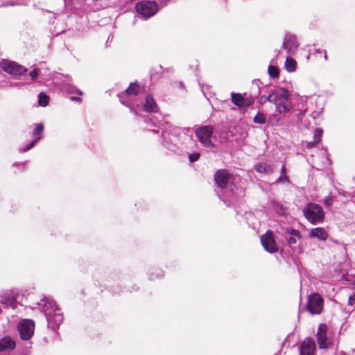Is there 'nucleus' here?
I'll list each match as a JSON object with an SVG mask.
<instances>
[{"instance_id":"obj_1","label":"nucleus","mask_w":355,"mask_h":355,"mask_svg":"<svg viewBox=\"0 0 355 355\" xmlns=\"http://www.w3.org/2000/svg\"><path fill=\"white\" fill-rule=\"evenodd\" d=\"M37 305V308L44 313L49 327L55 329L62 324L64 317L53 300L43 297Z\"/></svg>"},{"instance_id":"obj_2","label":"nucleus","mask_w":355,"mask_h":355,"mask_svg":"<svg viewBox=\"0 0 355 355\" xmlns=\"http://www.w3.org/2000/svg\"><path fill=\"white\" fill-rule=\"evenodd\" d=\"M288 97V91L284 87H280L270 91L267 100L275 105L277 112L284 114L289 112L292 107Z\"/></svg>"},{"instance_id":"obj_3","label":"nucleus","mask_w":355,"mask_h":355,"mask_svg":"<svg viewBox=\"0 0 355 355\" xmlns=\"http://www.w3.org/2000/svg\"><path fill=\"white\" fill-rule=\"evenodd\" d=\"M304 216L312 224L322 222L324 213L322 207L315 203H309L303 210Z\"/></svg>"},{"instance_id":"obj_4","label":"nucleus","mask_w":355,"mask_h":355,"mask_svg":"<svg viewBox=\"0 0 355 355\" xmlns=\"http://www.w3.org/2000/svg\"><path fill=\"white\" fill-rule=\"evenodd\" d=\"M214 128L210 125H202L195 130L198 141L205 148H212L214 143L212 141Z\"/></svg>"},{"instance_id":"obj_5","label":"nucleus","mask_w":355,"mask_h":355,"mask_svg":"<svg viewBox=\"0 0 355 355\" xmlns=\"http://www.w3.org/2000/svg\"><path fill=\"white\" fill-rule=\"evenodd\" d=\"M0 67L5 72L15 77L21 76L27 71V69L24 66L16 62L6 59L1 61Z\"/></svg>"},{"instance_id":"obj_6","label":"nucleus","mask_w":355,"mask_h":355,"mask_svg":"<svg viewBox=\"0 0 355 355\" xmlns=\"http://www.w3.org/2000/svg\"><path fill=\"white\" fill-rule=\"evenodd\" d=\"M136 10L138 14L147 19L158 11V5L153 1H143L137 3Z\"/></svg>"},{"instance_id":"obj_7","label":"nucleus","mask_w":355,"mask_h":355,"mask_svg":"<svg viewBox=\"0 0 355 355\" xmlns=\"http://www.w3.org/2000/svg\"><path fill=\"white\" fill-rule=\"evenodd\" d=\"M323 299L316 293L308 297L307 309L311 314H320L323 309Z\"/></svg>"},{"instance_id":"obj_8","label":"nucleus","mask_w":355,"mask_h":355,"mask_svg":"<svg viewBox=\"0 0 355 355\" xmlns=\"http://www.w3.org/2000/svg\"><path fill=\"white\" fill-rule=\"evenodd\" d=\"M35 323L32 320H22L18 327L20 337L24 340H29L33 335Z\"/></svg>"},{"instance_id":"obj_9","label":"nucleus","mask_w":355,"mask_h":355,"mask_svg":"<svg viewBox=\"0 0 355 355\" xmlns=\"http://www.w3.org/2000/svg\"><path fill=\"white\" fill-rule=\"evenodd\" d=\"M261 243L265 250L270 253L278 251V247L272 231L268 230L261 236Z\"/></svg>"},{"instance_id":"obj_10","label":"nucleus","mask_w":355,"mask_h":355,"mask_svg":"<svg viewBox=\"0 0 355 355\" xmlns=\"http://www.w3.org/2000/svg\"><path fill=\"white\" fill-rule=\"evenodd\" d=\"M327 330L328 327L325 324H321L318 327L316 338L320 349H327L332 345L327 337Z\"/></svg>"},{"instance_id":"obj_11","label":"nucleus","mask_w":355,"mask_h":355,"mask_svg":"<svg viewBox=\"0 0 355 355\" xmlns=\"http://www.w3.org/2000/svg\"><path fill=\"white\" fill-rule=\"evenodd\" d=\"M315 343L311 338H306L300 347V355H315Z\"/></svg>"},{"instance_id":"obj_12","label":"nucleus","mask_w":355,"mask_h":355,"mask_svg":"<svg viewBox=\"0 0 355 355\" xmlns=\"http://www.w3.org/2000/svg\"><path fill=\"white\" fill-rule=\"evenodd\" d=\"M139 90L140 87L139 85L132 83L124 92H121L118 94V97L122 104L129 107L128 101L124 98L125 96H137L139 94Z\"/></svg>"},{"instance_id":"obj_13","label":"nucleus","mask_w":355,"mask_h":355,"mask_svg":"<svg viewBox=\"0 0 355 355\" xmlns=\"http://www.w3.org/2000/svg\"><path fill=\"white\" fill-rule=\"evenodd\" d=\"M231 179V175L226 170H219L216 173L215 181L220 188H225Z\"/></svg>"},{"instance_id":"obj_14","label":"nucleus","mask_w":355,"mask_h":355,"mask_svg":"<svg viewBox=\"0 0 355 355\" xmlns=\"http://www.w3.org/2000/svg\"><path fill=\"white\" fill-rule=\"evenodd\" d=\"M296 39L293 36H286L283 43V48L287 50L288 53L293 54L297 48Z\"/></svg>"},{"instance_id":"obj_15","label":"nucleus","mask_w":355,"mask_h":355,"mask_svg":"<svg viewBox=\"0 0 355 355\" xmlns=\"http://www.w3.org/2000/svg\"><path fill=\"white\" fill-rule=\"evenodd\" d=\"M285 237L289 244H295L297 240L301 238L300 232L292 228H287Z\"/></svg>"},{"instance_id":"obj_16","label":"nucleus","mask_w":355,"mask_h":355,"mask_svg":"<svg viewBox=\"0 0 355 355\" xmlns=\"http://www.w3.org/2000/svg\"><path fill=\"white\" fill-rule=\"evenodd\" d=\"M61 89L63 92H65L68 94H77L78 95H83V92L76 88V86L71 85L68 82V80H65L63 81L61 85Z\"/></svg>"},{"instance_id":"obj_17","label":"nucleus","mask_w":355,"mask_h":355,"mask_svg":"<svg viewBox=\"0 0 355 355\" xmlns=\"http://www.w3.org/2000/svg\"><path fill=\"white\" fill-rule=\"evenodd\" d=\"M309 237H316L319 240L325 241L328 237V233L324 228L318 227L311 230Z\"/></svg>"},{"instance_id":"obj_18","label":"nucleus","mask_w":355,"mask_h":355,"mask_svg":"<svg viewBox=\"0 0 355 355\" xmlns=\"http://www.w3.org/2000/svg\"><path fill=\"white\" fill-rule=\"evenodd\" d=\"M255 170L259 173L272 174L274 171L272 165L266 162H260L255 166Z\"/></svg>"},{"instance_id":"obj_19","label":"nucleus","mask_w":355,"mask_h":355,"mask_svg":"<svg viewBox=\"0 0 355 355\" xmlns=\"http://www.w3.org/2000/svg\"><path fill=\"white\" fill-rule=\"evenodd\" d=\"M15 347V341L9 337H6L0 340V352L7 349H13Z\"/></svg>"},{"instance_id":"obj_20","label":"nucleus","mask_w":355,"mask_h":355,"mask_svg":"<svg viewBox=\"0 0 355 355\" xmlns=\"http://www.w3.org/2000/svg\"><path fill=\"white\" fill-rule=\"evenodd\" d=\"M144 107V110L147 112H155L157 110V105L153 98L150 96H148L146 97Z\"/></svg>"},{"instance_id":"obj_21","label":"nucleus","mask_w":355,"mask_h":355,"mask_svg":"<svg viewBox=\"0 0 355 355\" xmlns=\"http://www.w3.org/2000/svg\"><path fill=\"white\" fill-rule=\"evenodd\" d=\"M297 62L291 57H287L285 62V68L288 72H293L296 70Z\"/></svg>"},{"instance_id":"obj_22","label":"nucleus","mask_w":355,"mask_h":355,"mask_svg":"<svg viewBox=\"0 0 355 355\" xmlns=\"http://www.w3.org/2000/svg\"><path fill=\"white\" fill-rule=\"evenodd\" d=\"M13 297L10 294H4L0 295V303L4 305L6 307H8L13 304Z\"/></svg>"},{"instance_id":"obj_23","label":"nucleus","mask_w":355,"mask_h":355,"mask_svg":"<svg viewBox=\"0 0 355 355\" xmlns=\"http://www.w3.org/2000/svg\"><path fill=\"white\" fill-rule=\"evenodd\" d=\"M232 101L234 104L239 107H242L245 105V99L239 94H232Z\"/></svg>"},{"instance_id":"obj_24","label":"nucleus","mask_w":355,"mask_h":355,"mask_svg":"<svg viewBox=\"0 0 355 355\" xmlns=\"http://www.w3.org/2000/svg\"><path fill=\"white\" fill-rule=\"evenodd\" d=\"M231 192L232 196L235 198H241L244 196L245 191L241 187H237L236 185L231 186Z\"/></svg>"},{"instance_id":"obj_25","label":"nucleus","mask_w":355,"mask_h":355,"mask_svg":"<svg viewBox=\"0 0 355 355\" xmlns=\"http://www.w3.org/2000/svg\"><path fill=\"white\" fill-rule=\"evenodd\" d=\"M166 134L168 135L169 133H168L167 130H164L162 132V137H163V139H164V141H163L164 146L171 151L177 152L176 146L169 144L168 141L166 140Z\"/></svg>"},{"instance_id":"obj_26","label":"nucleus","mask_w":355,"mask_h":355,"mask_svg":"<svg viewBox=\"0 0 355 355\" xmlns=\"http://www.w3.org/2000/svg\"><path fill=\"white\" fill-rule=\"evenodd\" d=\"M49 97L44 92H40L38 95V104L42 107H45L48 105Z\"/></svg>"},{"instance_id":"obj_27","label":"nucleus","mask_w":355,"mask_h":355,"mask_svg":"<svg viewBox=\"0 0 355 355\" xmlns=\"http://www.w3.org/2000/svg\"><path fill=\"white\" fill-rule=\"evenodd\" d=\"M281 120L280 114L277 112L273 114H270L268 116V123L271 125H276Z\"/></svg>"},{"instance_id":"obj_28","label":"nucleus","mask_w":355,"mask_h":355,"mask_svg":"<svg viewBox=\"0 0 355 355\" xmlns=\"http://www.w3.org/2000/svg\"><path fill=\"white\" fill-rule=\"evenodd\" d=\"M268 74L271 78H275L279 76V70L277 67L270 65L268 68Z\"/></svg>"},{"instance_id":"obj_29","label":"nucleus","mask_w":355,"mask_h":355,"mask_svg":"<svg viewBox=\"0 0 355 355\" xmlns=\"http://www.w3.org/2000/svg\"><path fill=\"white\" fill-rule=\"evenodd\" d=\"M253 121L258 124H264L266 122V116L263 114L258 112L254 117Z\"/></svg>"},{"instance_id":"obj_30","label":"nucleus","mask_w":355,"mask_h":355,"mask_svg":"<svg viewBox=\"0 0 355 355\" xmlns=\"http://www.w3.org/2000/svg\"><path fill=\"white\" fill-rule=\"evenodd\" d=\"M322 133H323V131L321 128H316L314 131V134H313V139H314V141H315V143L318 144L321 141V138H322Z\"/></svg>"},{"instance_id":"obj_31","label":"nucleus","mask_w":355,"mask_h":355,"mask_svg":"<svg viewBox=\"0 0 355 355\" xmlns=\"http://www.w3.org/2000/svg\"><path fill=\"white\" fill-rule=\"evenodd\" d=\"M41 137H39L35 139H33V141H31V142L28 144V146L24 148H20L19 149V152L20 153H24V152H26L28 150H29L30 149H31L35 145V144L39 141L40 140Z\"/></svg>"},{"instance_id":"obj_32","label":"nucleus","mask_w":355,"mask_h":355,"mask_svg":"<svg viewBox=\"0 0 355 355\" xmlns=\"http://www.w3.org/2000/svg\"><path fill=\"white\" fill-rule=\"evenodd\" d=\"M44 130V125L41 123H37L35 125V127L33 132V135L36 136L37 135L41 134Z\"/></svg>"},{"instance_id":"obj_33","label":"nucleus","mask_w":355,"mask_h":355,"mask_svg":"<svg viewBox=\"0 0 355 355\" xmlns=\"http://www.w3.org/2000/svg\"><path fill=\"white\" fill-rule=\"evenodd\" d=\"M189 153V159L191 162H194L196 161H197L200 156V154L199 153H197V152H195L193 153Z\"/></svg>"},{"instance_id":"obj_34","label":"nucleus","mask_w":355,"mask_h":355,"mask_svg":"<svg viewBox=\"0 0 355 355\" xmlns=\"http://www.w3.org/2000/svg\"><path fill=\"white\" fill-rule=\"evenodd\" d=\"M40 69H34L33 70L31 71L29 73V76L33 80H35L39 75Z\"/></svg>"},{"instance_id":"obj_35","label":"nucleus","mask_w":355,"mask_h":355,"mask_svg":"<svg viewBox=\"0 0 355 355\" xmlns=\"http://www.w3.org/2000/svg\"><path fill=\"white\" fill-rule=\"evenodd\" d=\"M17 4L18 3L15 2L13 0H7V1L0 3V7L8 6H14L17 5Z\"/></svg>"},{"instance_id":"obj_36","label":"nucleus","mask_w":355,"mask_h":355,"mask_svg":"<svg viewBox=\"0 0 355 355\" xmlns=\"http://www.w3.org/2000/svg\"><path fill=\"white\" fill-rule=\"evenodd\" d=\"M197 144L196 141L191 138H188V144H187V148H192L193 146H196Z\"/></svg>"},{"instance_id":"obj_37","label":"nucleus","mask_w":355,"mask_h":355,"mask_svg":"<svg viewBox=\"0 0 355 355\" xmlns=\"http://www.w3.org/2000/svg\"><path fill=\"white\" fill-rule=\"evenodd\" d=\"M277 182H288V178L286 175H281V176L278 178Z\"/></svg>"},{"instance_id":"obj_38","label":"nucleus","mask_w":355,"mask_h":355,"mask_svg":"<svg viewBox=\"0 0 355 355\" xmlns=\"http://www.w3.org/2000/svg\"><path fill=\"white\" fill-rule=\"evenodd\" d=\"M317 144V143H315V141H310V142H308L306 144V148L310 149V148H313L315 145Z\"/></svg>"},{"instance_id":"obj_39","label":"nucleus","mask_w":355,"mask_h":355,"mask_svg":"<svg viewBox=\"0 0 355 355\" xmlns=\"http://www.w3.org/2000/svg\"><path fill=\"white\" fill-rule=\"evenodd\" d=\"M355 302V295H351L349 297V303L353 304Z\"/></svg>"},{"instance_id":"obj_40","label":"nucleus","mask_w":355,"mask_h":355,"mask_svg":"<svg viewBox=\"0 0 355 355\" xmlns=\"http://www.w3.org/2000/svg\"><path fill=\"white\" fill-rule=\"evenodd\" d=\"M70 99L73 101H77V102H81L82 101V98L80 97H77V96H71L70 98Z\"/></svg>"},{"instance_id":"obj_41","label":"nucleus","mask_w":355,"mask_h":355,"mask_svg":"<svg viewBox=\"0 0 355 355\" xmlns=\"http://www.w3.org/2000/svg\"><path fill=\"white\" fill-rule=\"evenodd\" d=\"M268 97V96H266V95H263L260 97V102H263V103H265L266 101H268L267 100V98Z\"/></svg>"},{"instance_id":"obj_42","label":"nucleus","mask_w":355,"mask_h":355,"mask_svg":"<svg viewBox=\"0 0 355 355\" xmlns=\"http://www.w3.org/2000/svg\"><path fill=\"white\" fill-rule=\"evenodd\" d=\"M20 85H22V84L17 83V82H15V83H12L11 82L10 83V87H18V86H20Z\"/></svg>"},{"instance_id":"obj_43","label":"nucleus","mask_w":355,"mask_h":355,"mask_svg":"<svg viewBox=\"0 0 355 355\" xmlns=\"http://www.w3.org/2000/svg\"><path fill=\"white\" fill-rule=\"evenodd\" d=\"M281 173L282 175H286V166L285 165H283L281 169Z\"/></svg>"},{"instance_id":"obj_44","label":"nucleus","mask_w":355,"mask_h":355,"mask_svg":"<svg viewBox=\"0 0 355 355\" xmlns=\"http://www.w3.org/2000/svg\"><path fill=\"white\" fill-rule=\"evenodd\" d=\"M323 52L324 53V58L327 61V60H328V56L327 55V52H326V51H323Z\"/></svg>"},{"instance_id":"obj_45","label":"nucleus","mask_w":355,"mask_h":355,"mask_svg":"<svg viewBox=\"0 0 355 355\" xmlns=\"http://www.w3.org/2000/svg\"><path fill=\"white\" fill-rule=\"evenodd\" d=\"M317 52H318V53H322V51H321L320 50H319V49L317 51Z\"/></svg>"}]
</instances>
